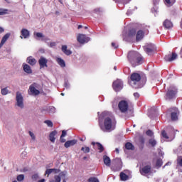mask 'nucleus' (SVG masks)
Instances as JSON below:
<instances>
[{"label": "nucleus", "mask_w": 182, "mask_h": 182, "mask_svg": "<svg viewBox=\"0 0 182 182\" xmlns=\"http://www.w3.org/2000/svg\"><path fill=\"white\" fill-rule=\"evenodd\" d=\"M154 50V45L153 44H149L146 47H145V51L148 55H150V53H152Z\"/></svg>", "instance_id": "19"}, {"label": "nucleus", "mask_w": 182, "mask_h": 182, "mask_svg": "<svg viewBox=\"0 0 182 182\" xmlns=\"http://www.w3.org/2000/svg\"><path fill=\"white\" fill-rule=\"evenodd\" d=\"M34 35H35V36H36L37 38H41V41H49V38H48V37L45 36L43 35V33H36V32H35V33H34Z\"/></svg>", "instance_id": "21"}, {"label": "nucleus", "mask_w": 182, "mask_h": 182, "mask_svg": "<svg viewBox=\"0 0 182 182\" xmlns=\"http://www.w3.org/2000/svg\"><path fill=\"white\" fill-rule=\"evenodd\" d=\"M112 48H114L116 49L117 48H118L119 46L115 43H112Z\"/></svg>", "instance_id": "54"}, {"label": "nucleus", "mask_w": 182, "mask_h": 182, "mask_svg": "<svg viewBox=\"0 0 182 182\" xmlns=\"http://www.w3.org/2000/svg\"><path fill=\"white\" fill-rule=\"evenodd\" d=\"M166 6H173L176 4V0H164Z\"/></svg>", "instance_id": "29"}, {"label": "nucleus", "mask_w": 182, "mask_h": 182, "mask_svg": "<svg viewBox=\"0 0 182 182\" xmlns=\"http://www.w3.org/2000/svg\"><path fill=\"white\" fill-rule=\"evenodd\" d=\"M9 36H11V33H6L3 36L1 43H3V45H4L5 42H6V41H8V39H9Z\"/></svg>", "instance_id": "28"}, {"label": "nucleus", "mask_w": 182, "mask_h": 182, "mask_svg": "<svg viewBox=\"0 0 182 182\" xmlns=\"http://www.w3.org/2000/svg\"><path fill=\"white\" fill-rule=\"evenodd\" d=\"M77 41L79 43H87L90 41V38L86 36L85 34H78L77 37Z\"/></svg>", "instance_id": "9"}, {"label": "nucleus", "mask_w": 182, "mask_h": 182, "mask_svg": "<svg viewBox=\"0 0 182 182\" xmlns=\"http://www.w3.org/2000/svg\"><path fill=\"white\" fill-rule=\"evenodd\" d=\"M115 151H116L117 154H119V148H116Z\"/></svg>", "instance_id": "61"}, {"label": "nucleus", "mask_w": 182, "mask_h": 182, "mask_svg": "<svg viewBox=\"0 0 182 182\" xmlns=\"http://www.w3.org/2000/svg\"><path fill=\"white\" fill-rule=\"evenodd\" d=\"M103 160H104V164H105V166H107V167H110V164L112 163L110 158L105 155L103 156Z\"/></svg>", "instance_id": "23"}, {"label": "nucleus", "mask_w": 182, "mask_h": 182, "mask_svg": "<svg viewBox=\"0 0 182 182\" xmlns=\"http://www.w3.org/2000/svg\"><path fill=\"white\" fill-rule=\"evenodd\" d=\"M55 107H50V112H51V113H55Z\"/></svg>", "instance_id": "50"}, {"label": "nucleus", "mask_w": 182, "mask_h": 182, "mask_svg": "<svg viewBox=\"0 0 182 182\" xmlns=\"http://www.w3.org/2000/svg\"><path fill=\"white\" fill-rule=\"evenodd\" d=\"M125 148L127 149V150H133V149H134V146H133V144H132V143L127 142L125 144Z\"/></svg>", "instance_id": "33"}, {"label": "nucleus", "mask_w": 182, "mask_h": 182, "mask_svg": "<svg viewBox=\"0 0 182 182\" xmlns=\"http://www.w3.org/2000/svg\"><path fill=\"white\" fill-rule=\"evenodd\" d=\"M23 70L28 75H31V73H32V68H31V66L28 64H23Z\"/></svg>", "instance_id": "18"}, {"label": "nucleus", "mask_w": 182, "mask_h": 182, "mask_svg": "<svg viewBox=\"0 0 182 182\" xmlns=\"http://www.w3.org/2000/svg\"><path fill=\"white\" fill-rule=\"evenodd\" d=\"M118 109L121 113H127L130 109V102L126 100H121L118 103Z\"/></svg>", "instance_id": "5"}, {"label": "nucleus", "mask_w": 182, "mask_h": 182, "mask_svg": "<svg viewBox=\"0 0 182 182\" xmlns=\"http://www.w3.org/2000/svg\"><path fill=\"white\" fill-rule=\"evenodd\" d=\"M146 134L147 136H150L151 137V136H153V132L151 130H148L146 132Z\"/></svg>", "instance_id": "49"}, {"label": "nucleus", "mask_w": 182, "mask_h": 182, "mask_svg": "<svg viewBox=\"0 0 182 182\" xmlns=\"http://www.w3.org/2000/svg\"><path fill=\"white\" fill-rule=\"evenodd\" d=\"M9 93V90L8 88H3L1 89V95H3L4 96H6V95H8Z\"/></svg>", "instance_id": "38"}, {"label": "nucleus", "mask_w": 182, "mask_h": 182, "mask_svg": "<svg viewBox=\"0 0 182 182\" xmlns=\"http://www.w3.org/2000/svg\"><path fill=\"white\" fill-rule=\"evenodd\" d=\"M176 93H177V90L176 88L173 90L169 89L166 93V99H173L176 95Z\"/></svg>", "instance_id": "16"}, {"label": "nucleus", "mask_w": 182, "mask_h": 182, "mask_svg": "<svg viewBox=\"0 0 182 182\" xmlns=\"http://www.w3.org/2000/svg\"><path fill=\"white\" fill-rule=\"evenodd\" d=\"M151 171V166L150 165L145 166L140 170L141 174L145 176V174H149Z\"/></svg>", "instance_id": "15"}, {"label": "nucleus", "mask_w": 182, "mask_h": 182, "mask_svg": "<svg viewBox=\"0 0 182 182\" xmlns=\"http://www.w3.org/2000/svg\"><path fill=\"white\" fill-rule=\"evenodd\" d=\"M62 52L65 53V55H67V56H69L70 55H72V51L68 49V46L63 45L62 46Z\"/></svg>", "instance_id": "20"}, {"label": "nucleus", "mask_w": 182, "mask_h": 182, "mask_svg": "<svg viewBox=\"0 0 182 182\" xmlns=\"http://www.w3.org/2000/svg\"><path fill=\"white\" fill-rule=\"evenodd\" d=\"M56 62L60 66V68H65L66 63H65V60L60 58H56Z\"/></svg>", "instance_id": "24"}, {"label": "nucleus", "mask_w": 182, "mask_h": 182, "mask_svg": "<svg viewBox=\"0 0 182 182\" xmlns=\"http://www.w3.org/2000/svg\"><path fill=\"white\" fill-rule=\"evenodd\" d=\"M38 182H45V179L43 178V179H41V180H39Z\"/></svg>", "instance_id": "63"}, {"label": "nucleus", "mask_w": 182, "mask_h": 182, "mask_svg": "<svg viewBox=\"0 0 182 182\" xmlns=\"http://www.w3.org/2000/svg\"><path fill=\"white\" fill-rule=\"evenodd\" d=\"M23 178H25V176L23 175H22V174L18 175L17 176L18 181H23Z\"/></svg>", "instance_id": "43"}, {"label": "nucleus", "mask_w": 182, "mask_h": 182, "mask_svg": "<svg viewBox=\"0 0 182 182\" xmlns=\"http://www.w3.org/2000/svg\"><path fill=\"white\" fill-rule=\"evenodd\" d=\"M89 182H99V179H97V178H90L88 179Z\"/></svg>", "instance_id": "44"}, {"label": "nucleus", "mask_w": 182, "mask_h": 182, "mask_svg": "<svg viewBox=\"0 0 182 182\" xmlns=\"http://www.w3.org/2000/svg\"><path fill=\"white\" fill-rule=\"evenodd\" d=\"M96 144L97 146L98 150H100V152L102 153V151H103L105 150L103 145H102V144H100V143H96Z\"/></svg>", "instance_id": "35"}, {"label": "nucleus", "mask_w": 182, "mask_h": 182, "mask_svg": "<svg viewBox=\"0 0 182 182\" xmlns=\"http://www.w3.org/2000/svg\"><path fill=\"white\" fill-rule=\"evenodd\" d=\"M114 2H118L120 4H129L130 2V0H114Z\"/></svg>", "instance_id": "37"}, {"label": "nucleus", "mask_w": 182, "mask_h": 182, "mask_svg": "<svg viewBox=\"0 0 182 182\" xmlns=\"http://www.w3.org/2000/svg\"><path fill=\"white\" fill-rule=\"evenodd\" d=\"M36 59H35L32 56H30L27 58V63H28L31 66H34V65H36Z\"/></svg>", "instance_id": "22"}, {"label": "nucleus", "mask_w": 182, "mask_h": 182, "mask_svg": "<svg viewBox=\"0 0 182 182\" xmlns=\"http://www.w3.org/2000/svg\"><path fill=\"white\" fill-rule=\"evenodd\" d=\"M150 27L149 26H144V25H143L142 26H141V29H142V31H144V33H147V31H149V28Z\"/></svg>", "instance_id": "39"}, {"label": "nucleus", "mask_w": 182, "mask_h": 182, "mask_svg": "<svg viewBox=\"0 0 182 182\" xmlns=\"http://www.w3.org/2000/svg\"><path fill=\"white\" fill-rule=\"evenodd\" d=\"M155 166H156V168H160V167H161V166H163V161L160 159H157L156 161Z\"/></svg>", "instance_id": "30"}, {"label": "nucleus", "mask_w": 182, "mask_h": 182, "mask_svg": "<svg viewBox=\"0 0 182 182\" xmlns=\"http://www.w3.org/2000/svg\"><path fill=\"white\" fill-rule=\"evenodd\" d=\"M15 106L18 109H25V102H23V95L19 91L16 93V104Z\"/></svg>", "instance_id": "4"}, {"label": "nucleus", "mask_w": 182, "mask_h": 182, "mask_svg": "<svg viewBox=\"0 0 182 182\" xmlns=\"http://www.w3.org/2000/svg\"><path fill=\"white\" fill-rule=\"evenodd\" d=\"M41 92L36 89V85L33 84L30 85L29 90H28V94L33 95V96H37V95H39Z\"/></svg>", "instance_id": "10"}, {"label": "nucleus", "mask_w": 182, "mask_h": 182, "mask_svg": "<svg viewBox=\"0 0 182 182\" xmlns=\"http://www.w3.org/2000/svg\"><path fill=\"white\" fill-rule=\"evenodd\" d=\"M120 178L122 181H126L127 180V178H129V176L127 175H126V173L122 172L120 173Z\"/></svg>", "instance_id": "32"}, {"label": "nucleus", "mask_w": 182, "mask_h": 182, "mask_svg": "<svg viewBox=\"0 0 182 182\" xmlns=\"http://www.w3.org/2000/svg\"><path fill=\"white\" fill-rule=\"evenodd\" d=\"M38 63L40 65V69L48 68V59L45 58V57H41Z\"/></svg>", "instance_id": "13"}, {"label": "nucleus", "mask_w": 182, "mask_h": 182, "mask_svg": "<svg viewBox=\"0 0 182 182\" xmlns=\"http://www.w3.org/2000/svg\"><path fill=\"white\" fill-rule=\"evenodd\" d=\"M149 143L151 144V146H152V147H154V146L157 144V141L154 139H149Z\"/></svg>", "instance_id": "34"}, {"label": "nucleus", "mask_w": 182, "mask_h": 182, "mask_svg": "<svg viewBox=\"0 0 182 182\" xmlns=\"http://www.w3.org/2000/svg\"><path fill=\"white\" fill-rule=\"evenodd\" d=\"M144 33H143V31L139 30L137 33H136V41H141V38H144Z\"/></svg>", "instance_id": "26"}, {"label": "nucleus", "mask_w": 182, "mask_h": 182, "mask_svg": "<svg viewBox=\"0 0 182 182\" xmlns=\"http://www.w3.org/2000/svg\"><path fill=\"white\" fill-rule=\"evenodd\" d=\"M116 160H117V161H118V163H119L120 167L118 168H117L116 170H114V171H120L121 168H122V160L119 159H117Z\"/></svg>", "instance_id": "42"}, {"label": "nucleus", "mask_w": 182, "mask_h": 182, "mask_svg": "<svg viewBox=\"0 0 182 182\" xmlns=\"http://www.w3.org/2000/svg\"><path fill=\"white\" fill-rule=\"evenodd\" d=\"M102 116H105L103 123H100V127L102 132L105 133H110L116 129V118L110 112H104Z\"/></svg>", "instance_id": "1"}, {"label": "nucleus", "mask_w": 182, "mask_h": 182, "mask_svg": "<svg viewBox=\"0 0 182 182\" xmlns=\"http://www.w3.org/2000/svg\"><path fill=\"white\" fill-rule=\"evenodd\" d=\"M67 174H68V172L63 171V172L60 173L59 176L55 175L54 176L55 182H60V178H63V180H65V178L66 177Z\"/></svg>", "instance_id": "14"}, {"label": "nucleus", "mask_w": 182, "mask_h": 182, "mask_svg": "<svg viewBox=\"0 0 182 182\" xmlns=\"http://www.w3.org/2000/svg\"><path fill=\"white\" fill-rule=\"evenodd\" d=\"M112 87L115 92H119L123 89V82L120 80H115L112 84Z\"/></svg>", "instance_id": "8"}, {"label": "nucleus", "mask_w": 182, "mask_h": 182, "mask_svg": "<svg viewBox=\"0 0 182 182\" xmlns=\"http://www.w3.org/2000/svg\"><path fill=\"white\" fill-rule=\"evenodd\" d=\"M154 4L156 5L157 4H159V0H154Z\"/></svg>", "instance_id": "60"}, {"label": "nucleus", "mask_w": 182, "mask_h": 182, "mask_svg": "<svg viewBox=\"0 0 182 182\" xmlns=\"http://www.w3.org/2000/svg\"><path fill=\"white\" fill-rule=\"evenodd\" d=\"M2 46H4V43H0V49H1V48H2Z\"/></svg>", "instance_id": "64"}, {"label": "nucleus", "mask_w": 182, "mask_h": 182, "mask_svg": "<svg viewBox=\"0 0 182 182\" xmlns=\"http://www.w3.org/2000/svg\"><path fill=\"white\" fill-rule=\"evenodd\" d=\"M177 164L178 166H181V167H182V156H178Z\"/></svg>", "instance_id": "40"}, {"label": "nucleus", "mask_w": 182, "mask_h": 182, "mask_svg": "<svg viewBox=\"0 0 182 182\" xmlns=\"http://www.w3.org/2000/svg\"><path fill=\"white\" fill-rule=\"evenodd\" d=\"M52 169L49 168L46 171L45 176L48 175V177H49V174H52Z\"/></svg>", "instance_id": "45"}, {"label": "nucleus", "mask_w": 182, "mask_h": 182, "mask_svg": "<svg viewBox=\"0 0 182 182\" xmlns=\"http://www.w3.org/2000/svg\"><path fill=\"white\" fill-rule=\"evenodd\" d=\"M168 136L167 135V133H166V131L162 132V136L164 139H169L170 141L176 137V129H174L172 127H169L168 129Z\"/></svg>", "instance_id": "6"}, {"label": "nucleus", "mask_w": 182, "mask_h": 182, "mask_svg": "<svg viewBox=\"0 0 182 182\" xmlns=\"http://www.w3.org/2000/svg\"><path fill=\"white\" fill-rule=\"evenodd\" d=\"M65 136H66V131L65 130H63L62 132V134H61V137H65Z\"/></svg>", "instance_id": "53"}, {"label": "nucleus", "mask_w": 182, "mask_h": 182, "mask_svg": "<svg viewBox=\"0 0 182 182\" xmlns=\"http://www.w3.org/2000/svg\"><path fill=\"white\" fill-rule=\"evenodd\" d=\"M136 35V30L132 29L129 31V36H134Z\"/></svg>", "instance_id": "46"}, {"label": "nucleus", "mask_w": 182, "mask_h": 182, "mask_svg": "<svg viewBox=\"0 0 182 182\" xmlns=\"http://www.w3.org/2000/svg\"><path fill=\"white\" fill-rule=\"evenodd\" d=\"M95 12H100V9H95Z\"/></svg>", "instance_id": "59"}, {"label": "nucleus", "mask_w": 182, "mask_h": 182, "mask_svg": "<svg viewBox=\"0 0 182 182\" xmlns=\"http://www.w3.org/2000/svg\"><path fill=\"white\" fill-rule=\"evenodd\" d=\"M51 171L55 173V174H58V173H60V170L56 168H51Z\"/></svg>", "instance_id": "47"}, {"label": "nucleus", "mask_w": 182, "mask_h": 182, "mask_svg": "<svg viewBox=\"0 0 182 182\" xmlns=\"http://www.w3.org/2000/svg\"><path fill=\"white\" fill-rule=\"evenodd\" d=\"M134 96L135 97V99H139V97H140V95L137 92L134 93Z\"/></svg>", "instance_id": "51"}, {"label": "nucleus", "mask_w": 182, "mask_h": 182, "mask_svg": "<svg viewBox=\"0 0 182 182\" xmlns=\"http://www.w3.org/2000/svg\"><path fill=\"white\" fill-rule=\"evenodd\" d=\"M176 59H177V54L176 53L168 54L164 57L166 62H173V60H176Z\"/></svg>", "instance_id": "12"}, {"label": "nucleus", "mask_w": 182, "mask_h": 182, "mask_svg": "<svg viewBox=\"0 0 182 182\" xmlns=\"http://www.w3.org/2000/svg\"><path fill=\"white\" fill-rule=\"evenodd\" d=\"M5 30L4 29V28L0 27V33H2V32H4Z\"/></svg>", "instance_id": "58"}, {"label": "nucleus", "mask_w": 182, "mask_h": 182, "mask_svg": "<svg viewBox=\"0 0 182 182\" xmlns=\"http://www.w3.org/2000/svg\"><path fill=\"white\" fill-rule=\"evenodd\" d=\"M56 134H58V132L56 131H53L50 134V141H52V143H55V140H56V138H55V136H56Z\"/></svg>", "instance_id": "27"}, {"label": "nucleus", "mask_w": 182, "mask_h": 182, "mask_svg": "<svg viewBox=\"0 0 182 182\" xmlns=\"http://www.w3.org/2000/svg\"><path fill=\"white\" fill-rule=\"evenodd\" d=\"M76 143H77V141H76L75 139L68 141L65 143V147L68 149V147H70V146H75Z\"/></svg>", "instance_id": "25"}, {"label": "nucleus", "mask_w": 182, "mask_h": 182, "mask_svg": "<svg viewBox=\"0 0 182 182\" xmlns=\"http://www.w3.org/2000/svg\"><path fill=\"white\" fill-rule=\"evenodd\" d=\"M32 178L33 180H38V178H39V175H38V173H36L33 175Z\"/></svg>", "instance_id": "48"}, {"label": "nucleus", "mask_w": 182, "mask_h": 182, "mask_svg": "<svg viewBox=\"0 0 182 182\" xmlns=\"http://www.w3.org/2000/svg\"><path fill=\"white\" fill-rule=\"evenodd\" d=\"M82 151H83L84 153H89V151H90V148L85 146V147H82L81 149Z\"/></svg>", "instance_id": "41"}, {"label": "nucleus", "mask_w": 182, "mask_h": 182, "mask_svg": "<svg viewBox=\"0 0 182 182\" xmlns=\"http://www.w3.org/2000/svg\"><path fill=\"white\" fill-rule=\"evenodd\" d=\"M163 26L166 29H171L173 28V22L168 19H166L163 23Z\"/></svg>", "instance_id": "17"}, {"label": "nucleus", "mask_w": 182, "mask_h": 182, "mask_svg": "<svg viewBox=\"0 0 182 182\" xmlns=\"http://www.w3.org/2000/svg\"><path fill=\"white\" fill-rule=\"evenodd\" d=\"M81 28H83V26L79 25L78 27H77L78 29H80Z\"/></svg>", "instance_id": "62"}, {"label": "nucleus", "mask_w": 182, "mask_h": 182, "mask_svg": "<svg viewBox=\"0 0 182 182\" xmlns=\"http://www.w3.org/2000/svg\"><path fill=\"white\" fill-rule=\"evenodd\" d=\"M129 83L131 86H132V87H134L135 89H139L144 86L146 81L141 80V76H140V74L133 73L131 75V81Z\"/></svg>", "instance_id": "3"}, {"label": "nucleus", "mask_w": 182, "mask_h": 182, "mask_svg": "<svg viewBox=\"0 0 182 182\" xmlns=\"http://www.w3.org/2000/svg\"><path fill=\"white\" fill-rule=\"evenodd\" d=\"M6 12H8V10H4V11H0V16L5 15V14H6Z\"/></svg>", "instance_id": "52"}, {"label": "nucleus", "mask_w": 182, "mask_h": 182, "mask_svg": "<svg viewBox=\"0 0 182 182\" xmlns=\"http://www.w3.org/2000/svg\"><path fill=\"white\" fill-rule=\"evenodd\" d=\"M31 36V33L26 28H22L21 30V39H28Z\"/></svg>", "instance_id": "11"}, {"label": "nucleus", "mask_w": 182, "mask_h": 182, "mask_svg": "<svg viewBox=\"0 0 182 182\" xmlns=\"http://www.w3.org/2000/svg\"><path fill=\"white\" fill-rule=\"evenodd\" d=\"M139 140H140L141 143H142V144L144 143V138L143 136H140Z\"/></svg>", "instance_id": "57"}, {"label": "nucleus", "mask_w": 182, "mask_h": 182, "mask_svg": "<svg viewBox=\"0 0 182 182\" xmlns=\"http://www.w3.org/2000/svg\"><path fill=\"white\" fill-rule=\"evenodd\" d=\"M28 134H29L32 141H36V135H35V134L32 131H29Z\"/></svg>", "instance_id": "31"}, {"label": "nucleus", "mask_w": 182, "mask_h": 182, "mask_svg": "<svg viewBox=\"0 0 182 182\" xmlns=\"http://www.w3.org/2000/svg\"><path fill=\"white\" fill-rule=\"evenodd\" d=\"M54 46H56V43L53 42L50 43V48H53Z\"/></svg>", "instance_id": "55"}, {"label": "nucleus", "mask_w": 182, "mask_h": 182, "mask_svg": "<svg viewBox=\"0 0 182 182\" xmlns=\"http://www.w3.org/2000/svg\"><path fill=\"white\" fill-rule=\"evenodd\" d=\"M169 112L171 113V119L173 122H176L178 119V115L180 114L178 109L176 107L171 108L169 109Z\"/></svg>", "instance_id": "7"}, {"label": "nucleus", "mask_w": 182, "mask_h": 182, "mask_svg": "<svg viewBox=\"0 0 182 182\" xmlns=\"http://www.w3.org/2000/svg\"><path fill=\"white\" fill-rule=\"evenodd\" d=\"M44 123H45L46 124H47V126H48V127H53V123L52 121H50V120H46V121L44 122Z\"/></svg>", "instance_id": "36"}, {"label": "nucleus", "mask_w": 182, "mask_h": 182, "mask_svg": "<svg viewBox=\"0 0 182 182\" xmlns=\"http://www.w3.org/2000/svg\"><path fill=\"white\" fill-rule=\"evenodd\" d=\"M127 58L129 62L134 68L143 63V57L136 51H130L128 53Z\"/></svg>", "instance_id": "2"}, {"label": "nucleus", "mask_w": 182, "mask_h": 182, "mask_svg": "<svg viewBox=\"0 0 182 182\" xmlns=\"http://www.w3.org/2000/svg\"><path fill=\"white\" fill-rule=\"evenodd\" d=\"M63 137L64 136H60V140L61 143H65V141H66V139H65Z\"/></svg>", "instance_id": "56"}]
</instances>
